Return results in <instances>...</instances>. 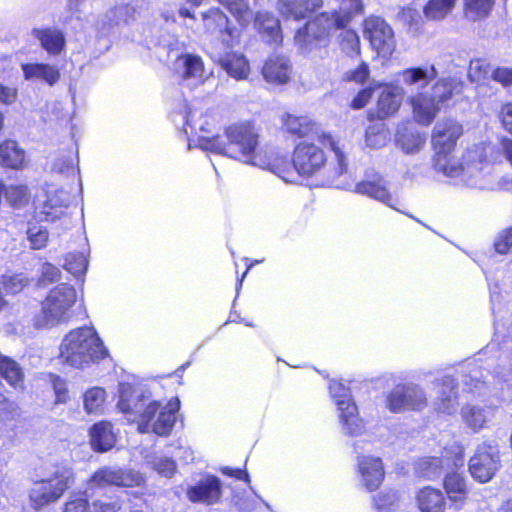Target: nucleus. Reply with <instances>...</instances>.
I'll use <instances>...</instances> for the list:
<instances>
[{"instance_id": "obj_1", "label": "nucleus", "mask_w": 512, "mask_h": 512, "mask_svg": "<svg viewBox=\"0 0 512 512\" xmlns=\"http://www.w3.org/2000/svg\"><path fill=\"white\" fill-rule=\"evenodd\" d=\"M326 149L332 151L336 159L328 177L339 178L347 172L348 161L339 140L330 132H320L314 138L298 141L290 159L277 148L271 172L285 181H292L294 174L302 178L321 175L329 163Z\"/></svg>"}, {"instance_id": "obj_2", "label": "nucleus", "mask_w": 512, "mask_h": 512, "mask_svg": "<svg viewBox=\"0 0 512 512\" xmlns=\"http://www.w3.org/2000/svg\"><path fill=\"white\" fill-rule=\"evenodd\" d=\"M224 135L225 140L220 135H201L197 139L198 146L271 171L277 147L260 146V132L254 121L232 123L225 127Z\"/></svg>"}, {"instance_id": "obj_3", "label": "nucleus", "mask_w": 512, "mask_h": 512, "mask_svg": "<svg viewBox=\"0 0 512 512\" xmlns=\"http://www.w3.org/2000/svg\"><path fill=\"white\" fill-rule=\"evenodd\" d=\"M135 390L128 383L119 385V400L117 408L125 415L132 416L131 420L138 425L140 433L153 432L158 436L167 437L171 434L180 409L177 397L171 398L166 405L161 406L157 400L144 404V397H134Z\"/></svg>"}, {"instance_id": "obj_4", "label": "nucleus", "mask_w": 512, "mask_h": 512, "mask_svg": "<svg viewBox=\"0 0 512 512\" xmlns=\"http://www.w3.org/2000/svg\"><path fill=\"white\" fill-rule=\"evenodd\" d=\"M463 133V125L456 119L444 118L436 123L431 133V145L434 151L433 168L437 172L454 177L464 171L463 165L452 157Z\"/></svg>"}, {"instance_id": "obj_5", "label": "nucleus", "mask_w": 512, "mask_h": 512, "mask_svg": "<svg viewBox=\"0 0 512 512\" xmlns=\"http://www.w3.org/2000/svg\"><path fill=\"white\" fill-rule=\"evenodd\" d=\"M107 356L108 351L97 332L86 326L71 330L60 347V357L75 368H83Z\"/></svg>"}, {"instance_id": "obj_6", "label": "nucleus", "mask_w": 512, "mask_h": 512, "mask_svg": "<svg viewBox=\"0 0 512 512\" xmlns=\"http://www.w3.org/2000/svg\"><path fill=\"white\" fill-rule=\"evenodd\" d=\"M77 301L75 288L67 283H61L52 288L41 301V309L33 318L36 329H45L68 322L70 310Z\"/></svg>"}, {"instance_id": "obj_7", "label": "nucleus", "mask_w": 512, "mask_h": 512, "mask_svg": "<svg viewBox=\"0 0 512 512\" xmlns=\"http://www.w3.org/2000/svg\"><path fill=\"white\" fill-rule=\"evenodd\" d=\"M75 480L76 475L71 467L60 466L50 476L33 481L28 492L30 507L40 511L57 503L75 484Z\"/></svg>"}, {"instance_id": "obj_8", "label": "nucleus", "mask_w": 512, "mask_h": 512, "mask_svg": "<svg viewBox=\"0 0 512 512\" xmlns=\"http://www.w3.org/2000/svg\"><path fill=\"white\" fill-rule=\"evenodd\" d=\"M308 18L295 33V40L305 47H327L333 32L349 25V18L339 15L337 9Z\"/></svg>"}, {"instance_id": "obj_9", "label": "nucleus", "mask_w": 512, "mask_h": 512, "mask_svg": "<svg viewBox=\"0 0 512 512\" xmlns=\"http://www.w3.org/2000/svg\"><path fill=\"white\" fill-rule=\"evenodd\" d=\"M453 96V87L445 80H438L434 85V93H416L408 102L411 106L414 121L422 126H430L436 119L441 105Z\"/></svg>"}, {"instance_id": "obj_10", "label": "nucleus", "mask_w": 512, "mask_h": 512, "mask_svg": "<svg viewBox=\"0 0 512 512\" xmlns=\"http://www.w3.org/2000/svg\"><path fill=\"white\" fill-rule=\"evenodd\" d=\"M362 31L371 48L382 57H390L395 51L396 40L391 25L381 16L369 15L362 21Z\"/></svg>"}, {"instance_id": "obj_11", "label": "nucleus", "mask_w": 512, "mask_h": 512, "mask_svg": "<svg viewBox=\"0 0 512 512\" xmlns=\"http://www.w3.org/2000/svg\"><path fill=\"white\" fill-rule=\"evenodd\" d=\"M204 31L208 35H217L220 44L231 50L241 44L243 30L231 24L228 16L219 8H210L202 13Z\"/></svg>"}, {"instance_id": "obj_12", "label": "nucleus", "mask_w": 512, "mask_h": 512, "mask_svg": "<svg viewBox=\"0 0 512 512\" xmlns=\"http://www.w3.org/2000/svg\"><path fill=\"white\" fill-rule=\"evenodd\" d=\"M425 393L413 384H397L386 395V407L391 413L422 411L427 406Z\"/></svg>"}, {"instance_id": "obj_13", "label": "nucleus", "mask_w": 512, "mask_h": 512, "mask_svg": "<svg viewBox=\"0 0 512 512\" xmlns=\"http://www.w3.org/2000/svg\"><path fill=\"white\" fill-rule=\"evenodd\" d=\"M144 479L131 469L112 468L103 466L97 469L89 478L88 484L92 488H105L108 486L134 488L143 484Z\"/></svg>"}, {"instance_id": "obj_14", "label": "nucleus", "mask_w": 512, "mask_h": 512, "mask_svg": "<svg viewBox=\"0 0 512 512\" xmlns=\"http://www.w3.org/2000/svg\"><path fill=\"white\" fill-rule=\"evenodd\" d=\"M280 130L283 135L294 140H309L320 132H326L321 125L308 114L286 111L280 116Z\"/></svg>"}, {"instance_id": "obj_15", "label": "nucleus", "mask_w": 512, "mask_h": 512, "mask_svg": "<svg viewBox=\"0 0 512 512\" xmlns=\"http://www.w3.org/2000/svg\"><path fill=\"white\" fill-rule=\"evenodd\" d=\"M260 72L270 86H285L293 78V64L287 55L272 53L264 60Z\"/></svg>"}, {"instance_id": "obj_16", "label": "nucleus", "mask_w": 512, "mask_h": 512, "mask_svg": "<svg viewBox=\"0 0 512 512\" xmlns=\"http://www.w3.org/2000/svg\"><path fill=\"white\" fill-rule=\"evenodd\" d=\"M500 468L499 455L490 447L477 449L468 463V470L474 480L479 483L489 482Z\"/></svg>"}, {"instance_id": "obj_17", "label": "nucleus", "mask_w": 512, "mask_h": 512, "mask_svg": "<svg viewBox=\"0 0 512 512\" xmlns=\"http://www.w3.org/2000/svg\"><path fill=\"white\" fill-rule=\"evenodd\" d=\"M222 493V482L213 474L204 476L196 484L186 489V496L190 502L208 506L219 503Z\"/></svg>"}, {"instance_id": "obj_18", "label": "nucleus", "mask_w": 512, "mask_h": 512, "mask_svg": "<svg viewBox=\"0 0 512 512\" xmlns=\"http://www.w3.org/2000/svg\"><path fill=\"white\" fill-rule=\"evenodd\" d=\"M401 95L397 87L392 84H384L378 94L375 107L368 111L369 122L385 121L394 116L400 109Z\"/></svg>"}, {"instance_id": "obj_19", "label": "nucleus", "mask_w": 512, "mask_h": 512, "mask_svg": "<svg viewBox=\"0 0 512 512\" xmlns=\"http://www.w3.org/2000/svg\"><path fill=\"white\" fill-rule=\"evenodd\" d=\"M442 487L451 506L460 510L470 500L471 485L463 473L450 471L442 480Z\"/></svg>"}, {"instance_id": "obj_20", "label": "nucleus", "mask_w": 512, "mask_h": 512, "mask_svg": "<svg viewBox=\"0 0 512 512\" xmlns=\"http://www.w3.org/2000/svg\"><path fill=\"white\" fill-rule=\"evenodd\" d=\"M357 472L368 492L378 490L385 479L384 465L379 457L370 455L359 456L357 458Z\"/></svg>"}, {"instance_id": "obj_21", "label": "nucleus", "mask_w": 512, "mask_h": 512, "mask_svg": "<svg viewBox=\"0 0 512 512\" xmlns=\"http://www.w3.org/2000/svg\"><path fill=\"white\" fill-rule=\"evenodd\" d=\"M277 5L283 18L301 21L319 11L324 0H278Z\"/></svg>"}, {"instance_id": "obj_22", "label": "nucleus", "mask_w": 512, "mask_h": 512, "mask_svg": "<svg viewBox=\"0 0 512 512\" xmlns=\"http://www.w3.org/2000/svg\"><path fill=\"white\" fill-rule=\"evenodd\" d=\"M117 442V434L110 421L101 420L89 428V443L94 452L110 451Z\"/></svg>"}, {"instance_id": "obj_23", "label": "nucleus", "mask_w": 512, "mask_h": 512, "mask_svg": "<svg viewBox=\"0 0 512 512\" xmlns=\"http://www.w3.org/2000/svg\"><path fill=\"white\" fill-rule=\"evenodd\" d=\"M355 192L392 206L393 198L388 189L387 182L377 172L366 175L365 179L359 181L355 185Z\"/></svg>"}, {"instance_id": "obj_24", "label": "nucleus", "mask_w": 512, "mask_h": 512, "mask_svg": "<svg viewBox=\"0 0 512 512\" xmlns=\"http://www.w3.org/2000/svg\"><path fill=\"white\" fill-rule=\"evenodd\" d=\"M0 378L16 392L26 390V373L22 365L14 358L0 352Z\"/></svg>"}, {"instance_id": "obj_25", "label": "nucleus", "mask_w": 512, "mask_h": 512, "mask_svg": "<svg viewBox=\"0 0 512 512\" xmlns=\"http://www.w3.org/2000/svg\"><path fill=\"white\" fill-rule=\"evenodd\" d=\"M339 419L349 436H358L364 430V424L359 417L358 407L351 398H343L337 401Z\"/></svg>"}, {"instance_id": "obj_26", "label": "nucleus", "mask_w": 512, "mask_h": 512, "mask_svg": "<svg viewBox=\"0 0 512 512\" xmlns=\"http://www.w3.org/2000/svg\"><path fill=\"white\" fill-rule=\"evenodd\" d=\"M255 24L259 34L270 46H280L283 41L280 22L273 15L257 12Z\"/></svg>"}, {"instance_id": "obj_27", "label": "nucleus", "mask_w": 512, "mask_h": 512, "mask_svg": "<svg viewBox=\"0 0 512 512\" xmlns=\"http://www.w3.org/2000/svg\"><path fill=\"white\" fill-rule=\"evenodd\" d=\"M255 24L259 34L270 46H280L283 41L280 22L273 15L257 12Z\"/></svg>"}, {"instance_id": "obj_28", "label": "nucleus", "mask_w": 512, "mask_h": 512, "mask_svg": "<svg viewBox=\"0 0 512 512\" xmlns=\"http://www.w3.org/2000/svg\"><path fill=\"white\" fill-rule=\"evenodd\" d=\"M0 166L10 170H22L26 166L25 151L17 141L5 139L0 142Z\"/></svg>"}, {"instance_id": "obj_29", "label": "nucleus", "mask_w": 512, "mask_h": 512, "mask_svg": "<svg viewBox=\"0 0 512 512\" xmlns=\"http://www.w3.org/2000/svg\"><path fill=\"white\" fill-rule=\"evenodd\" d=\"M417 507L421 512H445L446 499L438 488L425 486L416 494Z\"/></svg>"}, {"instance_id": "obj_30", "label": "nucleus", "mask_w": 512, "mask_h": 512, "mask_svg": "<svg viewBox=\"0 0 512 512\" xmlns=\"http://www.w3.org/2000/svg\"><path fill=\"white\" fill-rule=\"evenodd\" d=\"M219 64L230 77L238 81L247 79L251 72L250 63L242 53L227 52L219 59Z\"/></svg>"}, {"instance_id": "obj_31", "label": "nucleus", "mask_w": 512, "mask_h": 512, "mask_svg": "<svg viewBox=\"0 0 512 512\" xmlns=\"http://www.w3.org/2000/svg\"><path fill=\"white\" fill-rule=\"evenodd\" d=\"M67 209L68 204L60 199L58 195H50L44 201L40 211L37 213V217L41 222H65L69 218Z\"/></svg>"}, {"instance_id": "obj_32", "label": "nucleus", "mask_w": 512, "mask_h": 512, "mask_svg": "<svg viewBox=\"0 0 512 512\" xmlns=\"http://www.w3.org/2000/svg\"><path fill=\"white\" fill-rule=\"evenodd\" d=\"M32 34L40 41L42 48L51 55H58L65 48V35L59 29L51 27L34 28Z\"/></svg>"}, {"instance_id": "obj_33", "label": "nucleus", "mask_w": 512, "mask_h": 512, "mask_svg": "<svg viewBox=\"0 0 512 512\" xmlns=\"http://www.w3.org/2000/svg\"><path fill=\"white\" fill-rule=\"evenodd\" d=\"M22 70L25 79H41L50 86L56 84L61 76L57 67L47 63H25Z\"/></svg>"}, {"instance_id": "obj_34", "label": "nucleus", "mask_w": 512, "mask_h": 512, "mask_svg": "<svg viewBox=\"0 0 512 512\" xmlns=\"http://www.w3.org/2000/svg\"><path fill=\"white\" fill-rule=\"evenodd\" d=\"M496 0H463V16L472 22L487 19L495 7Z\"/></svg>"}, {"instance_id": "obj_35", "label": "nucleus", "mask_w": 512, "mask_h": 512, "mask_svg": "<svg viewBox=\"0 0 512 512\" xmlns=\"http://www.w3.org/2000/svg\"><path fill=\"white\" fill-rule=\"evenodd\" d=\"M337 35V44L340 51L347 57L356 58L361 55V41L356 30L352 28L340 29Z\"/></svg>"}, {"instance_id": "obj_36", "label": "nucleus", "mask_w": 512, "mask_h": 512, "mask_svg": "<svg viewBox=\"0 0 512 512\" xmlns=\"http://www.w3.org/2000/svg\"><path fill=\"white\" fill-rule=\"evenodd\" d=\"M218 2L233 15L242 30L248 27L252 19V11L245 0H218Z\"/></svg>"}, {"instance_id": "obj_37", "label": "nucleus", "mask_w": 512, "mask_h": 512, "mask_svg": "<svg viewBox=\"0 0 512 512\" xmlns=\"http://www.w3.org/2000/svg\"><path fill=\"white\" fill-rule=\"evenodd\" d=\"M457 0H428L423 6L424 16L429 20H442L455 8Z\"/></svg>"}, {"instance_id": "obj_38", "label": "nucleus", "mask_w": 512, "mask_h": 512, "mask_svg": "<svg viewBox=\"0 0 512 512\" xmlns=\"http://www.w3.org/2000/svg\"><path fill=\"white\" fill-rule=\"evenodd\" d=\"M61 512H93L87 491L72 492L63 503Z\"/></svg>"}, {"instance_id": "obj_39", "label": "nucleus", "mask_w": 512, "mask_h": 512, "mask_svg": "<svg viewBox=\"0 0 512 512\" xmlns=\"http://www.w3.org/2000/svg\"><path fill=\"white\" fill-rule=\"evenodd\" d=\"M388 133L384 121L371 122L365 131V142L370 148H380L385 144Z\"/></svg>"}, {"instance_id": "obj_40", "label": "nucleus", "mask_w": 512, "mask_h": 512, "mask_svg": "<svg viewBox=\"0 0 512 512\" xmlns=\"http://www.w3.org/2000/svg\"><path fill=\"white\" fill-rule=\"evenodd\" d=\"M106 399V391L104 388L95 386L91 387L84 393V407L87 413H97L102 410Z\"/></svg>"}, {"instance_id": "obj_41", "label": "nucleus", "mask_w": 512, "mask_h": 512, "mask_svg": "<svg viewBox=\"0 0 512 512\" xmlns=\"http://www.w3.org/2000/svg\"><path fill=\"white\" fill-rule=\"evenodd\" d=\"M462 418L474 432L481 430L486 422L484 410L474 406H465L462 409Z\"/></svg>"}, {"instance_id": "obj_42", "label": "nucleus", "mask_w": 512, "mask_h": 512, "mask_svg": "<svg viewBox=\"0 0 512 512\" xmlns=\"http://www.w3.org/2000/svg\"><path fill=\"white\" fill-rule=\"evenodd\" d=\"M370 76L371 71L369 63L361 61L355 68L346 71L342 76V80L362 86L368 82Z\"/></svg>"}, {"instance_id": "obj_43", "label": "nucleus", "mask_w": 512, "mask_h": 512, "mask_svg": "<svg viewBox=\"0 0 512 512\" xmlns=\"http://www.w3.org/2000/svg\"><path fill=\"white\" fill-rule=\"evenodd\" d=\"M64 267L69 273L79 276L86 272L88 260L81 252H71L65 258Z\"/></svg>"}, {"instance_id": "obj_44", "label": "nucleus", "mask_w": 512, "mask_h": 512, "mask_svg": "<svg viewBox=\"0 0 512 512\" xmlns=\"http://www.w3.org/2000/svg\"><path fill=\"white\" fill-rule=\"evenodd\" d=\"M48 379L55 394V403H67L70 399L67 381L54 373H49Z\"/></svg>"}, {"instance_id": "obj_45", "label": "nucleus", "mask_w": 512, "mask_h": 512, "mask_svg": "<svg viewBox=\"0 0 512 512\" xmlns=\"http://www.w3.org/2000/svg\"><path fill=\"white\" fill-rule=\"evenodd\" d=\"M398 17L404 25L408 26L409 29H413L415 32L419 31L424 23L420 12L411 6L401 8Z\"/></svg>"}, {"instance_id": "obj_46", "label": "nucleus", "mask_w": 512, "mask_h": 512, "mask_svg": "<svg viewBox=\"0 0 512 512\" xmlns=\"http://www.w3.org/2000/svg\"><path fill=\"white\" fill-rule=\"evenodd\" d=\"M184 58V73L183 78L189 79L196 76H201L204 66L200 56L194 54H185Z\"/></svg>"}, {"instance_id": "obj_47", "label": "nucleus", "mask_w": 512, "mask_h": 512, "mask_svg": "<svg viewBox=\"0 0 512 512\" xmlns=\"http://www.w3.org/2000/svg\"><path fill=\"white\" fill-rule=\"evenodd\" d=\"M375 91V87L372 85L365 86L358 90L355 96L349 103V108L352 110H360L367 106L370 102L373 93Z\"/></svg>"}, {"instance_id": "obj_48", "label": "nucleus", "mask_w": 512, "mask_h": 512, "mask_svg": "<svg viewBox=\"0 0 512 512\" xmlns=\"http://www.w3.org/2000/svg\"><path fill=\"white\" fill-rule=\"evenodd\" d=\"M403 83L407 86L415 85L420 81L428 80V72L426 68L422 67H411L401 71Z\"/></svg>"}, {"instance_id": "obj_49", "label": "nucleus", "mask_w": 512, "mask_h": 512, "mask_svg": "<svg viewBox=\"0 0 512 512\" xmlns=\"http://www.w3.org/2000/svg\"><path fill=\"white\" fill-rule=\"evenodd\" d=\"M27 234L32 249L39 250L47 245L49 234L46 229L29 227Z\"/></svg>"}, {"instance_id": "obj_50", "label": "nucleus", "mask_w": 512, "mask_h": 512, "mask_svg": "<svg viewBox=\"0 0 512 512\" xmlns=\"http://www.w3.org/2000/svg\"><path fill=\"white\" fill-rule=\"evenodd\" d=\"M341 4L344 5V9H337L338 14L349 18V24L355 16L364 13V5L362 0H341Z\"/></svg>"}, {"instance_id": "obj_51", "label": "nucleus", "mask_w": 512, "mask_h": 512, "mask_svg": "<svg viewBox=\"0 0 512 512\" xmlns=\"http://www.w3.org/2000/svg\"><path fill=\"white\" fill-rule=\"evenodd\" d=\"M512 248V226L502 230L494 241V249L501 255L507 254Z\"/></svg>"}, {"instance_id": "obj_52", "label": "nucleus", "mask_w": 512, "mask_h": 512, "mask_svg": "<svg viewBox=\"0 0 512 512\" xmlns=\"http://www.w3.org/2000/svg\"><path fill=\"white\" fill-rule=\"evenodd\" d=\"M61 277L60 270L51 263H44L41 268L39 282L48 285L57 282Z\"/></svg>"}, {"instance_id": "obj_53", "label": "nucleus", "mask_w": 512, "mask_h": 512, "mask_svg": "<svg viewBox=\"0 0 512 512\" xmlns=\"http://www.w3.org/2000/svg\"><path fill=\"white\" fill-rule=\"evenodd\" d=\"M52 170L59 174L74 173L76 170V159L74 157L60 156L53 162Z\"/></svg>"}, {"instance_id": "obj_54", "label": "nucleus", "mask_w": 512, "mask_h": 512, "mask_svg": "<svg viewBox=\"0 0 512 512\" xmlns=\"http://www.w3.org/2000/svg\"><path fill=\"white\" fill-rule=\"evenodd\" d=\"M491 78L505 88L510 87L512 86V68L497 66L493 69Z\"/></svg>"}, {"instance_id": "obj_55", "label": "nucleus", "mask_w": 512, "mask_h": 512, "mask_svg": "<svg viewBox=\"0 0 512 512\" xmlns=\"http://www.w3.org/2000/svg\"><path fill=\"white\" fill-rule=\"evenodd\" d=\"M17 405L0 392V421L10 420L14 417Z\"/></svg>"}, {"instance_id": "obj_56", "label": "nucleus", "mask_w": 512, "mask_h": 512, "mask_svg": "<svg viewBox=\"0 0 512 512\" xmlns=\"http://www.w3.org/2000/svg\"><path fill=\"white\" fill-rule=\"evenodd\" d=\"M155 468L159 474L170 478L175 474L177 465L173 459L164 458L156 463Z\"/></svg>"}, {"instance_id": "obj_57", "label": "nucleus", "mask_w": 512, "mask_h": 512, "mask_svg": "<svg viewBox=\"0 0 512 512\" xmlns=\"http://www.w3.org/2000/svg\"><path fill=\"white\" fill-rule=\"evenodd\" d=\"M93 512H119L121 510V503L118 501L105 502L102 500H95L91 503Z\"/></svg>"}, {"instance_id": "obj_58", "label": "nucleus", "mask_w": 512, "mask_h": 512, "mask_svg": "<svg viewBox=\"0 0 512 512\" xmlns=\"http://www.w3.org/2000/svg\"><path fill=\"white\" fill-rule=\"evenodd\" d=\"M221 473L225 476L234 478L236 480L244 481L245 483L250 482L249 474L245 469L241 468H232L229 466L222 467L220 469Z\"/></svg>"}, {"instance_id": "obj_59", "label": "nucleus", "mask_w": 512, "mask_h": 512, "mask_svg": "<svg viewBox=\"0 0 512 512\" xmlns=\"http://www.w3.org/2000/svg\"><path fill=\"white\" fill-rule=\"evenodd\" d=\"M4 289L9 293H17L23 289L25 284L15 276H9L3 280Z\"/></svg>"}, {"instance_id": "obj_60", "label": "nucleus", "mask_w": 512, "mask_h": 512, "mask_svg": "<svg viewBox=\"0 0 512 512\" xmlns=\"http://www.w3.org/2000/svg\"><path fill=\"white\" fill-rule=\"evenodd\" d=\"M17 98V90L13 87H8L0 84V102L4 104H11Z\"/></svg>"}, {"instance_id": "obj_61", "label": "nucleus", "mask_w": 512, "mask_h": 512, "mask_svg": "<svg viewBox=\"0 0 512 512\" xmlns=\"http://www.w3.org/2000/svg\"><path fill=\"white\" fill-rule=\"evenodd\" d=\"M179 15L183 18H191V19H195V15L194 13H192L189 9L187 8H180L179 9Z\"/></svg>"}, {"instance_id": "obj_62", "label": "nucleus", "mask_w": 512, "mask_h": 512, "mask_svg": "<svg viewBox=\"0 0 512 512\" xmlns=\"http://www.w3.org/2000/svg\"><path fill=\"white\" fill-rule=\"evenodd\" d=\"M253 265H254V263H250V264L247 265L246 270L244 271V273L242 274V277L240 279V283L242 282L243 278L246 276V274L252 268Z\"/></svg>"}, {"instance_id": "obj_63", "label": "nucleus", "mask_w": 512, "mask_h": 512, "mask_svg": "<svg viewBox=\"0 0 512 512\" xmlns=\"http://www.w3.org/2000/svg\"><path fill=\"white\" fill-rule=\"evenodd\" d=\"M189 3L195 6H199L204 0H187Z\"/></svg>"}, {"instance_id": "obj_64", "label": "nucleus", "mask_w": 512, "mask_h": 512, "mask_svg": "<svg viewBox=\"0 0 512 512\" xmlns=\"http://www.w3.org/2000/svg\"><path fill=\"white\" fill-rule=\"evenodd\" d=\"M475 68H477L479 71L481 70V68H482V62H481V60H477V61H476V66H475Z\"/></svg>"}]
</instances>
